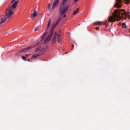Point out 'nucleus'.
<instances>
[{
  "label": "nucleus",
  "mask_w": 130,
  "mask_h": 130,
  "mask_svg": "<svg viewBox=\"0 0 130 130\" xmlns=\"http://www.w3.org/2000/svg\"><path fill=\"white\" fill-rule=\"evenodd\" d=\"M45 35H44V34L41 37L42 39L41 40V41L44 38Z\"/></svg>",
  "instance_id": "19"
},
{
  "label": "nucleus",
  "mask_w": 130,
  "mask_h": 130,
  "mask_svg": "<svg viewBox=\"0 0 130 130\" xmlns=\"http://www.w3.org/2000/svg\"><path fill=\"white\" fill-rule=\"evenodd\" d=\"M38 29V28H36L34 30V31H37Z\"/></svg>",
  "instance_id": "23"
},
{
  "label": "nucleus",
  "mask_w": 130,
  "mask_h": 130,
  "mask_svg": "<svg viewBox=\"0 0 130 130\" xmlns=\"http://www.w3.org/2000/svg\"><path fill=\"white\" fill-rule=\"evenodd\" d=\"M122 4L121 0H116V2L114 6L117 8H120L122 6Z\"/></svg>",
  "instance_id": "5"
},
{
  "label": "nucleus",
  "mask_w": 130,
  "mask_h": 130,
  "mask_svg": "<svg viewBox=\"0 0 130 130\" xmlns=\"http://www.w3.org/2000/svg\"><path fill=\"white\" fill-rule=\"evenodd\" d=\"M125 3L126 4H128L130 2V0H124Z\"/></svg>",
  "instance_id": "17"
},
{
  "label": "nucleus",
  "mask_w": 130,
  "mask_h": 130,
  "mask_svg": "<svg viewBox=\"0 0 130 130\" xmlns=\"http://www.w3.org/2000/svg\"><path fill=\"white\" fill-rule=\"evenodd\" d=\"M69 8L68 5L61 3L60 6L59 8L60 13L61 16L62 15L68 10Z\"/></svg>",
  "instance_id": "4"
},
{
  "label": "nucleus",
  "mask_w": 130,
  "mask_h": 130,
  "mask_svg": "<svg viewBox=\"0 0 130 130\" xmlns=\"http://www.w3.org/2000/svg\"><path fill=\"white\" fill-rule=\"evenodd\" d=\"M112 16L109 17L108 21L110 22H114L115 20L119 21L121 19H126L128 18L130 19V14L129 11L126 12L123 9L119 10L116 9L113 12Z\"/></svg>",
  "instance_id": "1"
},
{
  "label": "nucleus",
  "mask_w": 130,
  "mask_h": 130,
  "mask_svg": "<svg viewBox=\"0 0 130 130\" xmlns=\"http://www.w3.org/2000/svg\"><path fill=\"white\" fill-rule=\"evenodd\" d=\"M18 2V1L15 2L11 6L10 5H9L8 8L6 10L5 17L2 19L1 20V23L4 22L6 19L10 20L11 19L14 13L13 11L15 8Z\"/></svg>",
  "instance_id": "2"
},
{
  "label": "nucleus",
  "mask_w": 130,
  "mask_h": 130,
  "mask_svg": "<svg viewBox=\"0 0 130 130\" xmlns=\"http://www.w3.org/2000/svg\"><path fill=\"white\" fill-rule=\"evenodd\" d=\"M59 0H56L54 1L52 6V9H54L56 6L58 4Z\"/></svg>",
  "instance_id": "6"
},
{
  "label": "nucleus",
  "mask_w": 130,
  "mask_h": 130,
  "mask_svg": "<svg viewBox=\"0 0 130 130\" xmlns=\"http://www.w3.org/2000/svg\"><path fill=\"white\" fill-rule=\"evenodd\" d=\"M22 59L24 60H26V58L24 56H23L22 57Z\"/></svg>",
  "instance_id": "22"
},
{
  "label": "nucleus",
  "mask_w": 130,
  "mask_h": 130,
  "mask_svg": "<svg viewBox=\"0 0 130 130\" xmlns=\"http://www.w3.org/2000/svg\"><path fill=\"white\" fill-rule=\"evenodd\" d=\"M72 48H73L74 46L73 45H72Z\"/></svg>",
  "instance_id": "28"
},
{
  "label": "nucleus",
  "mask_w": 130,
  "mask_h": 130,
  "mask_svg": "<svg viewBox=\"0 0 130 130\" xmlns=\"http://www.w3.org/2000/svg\"><path fill=\"white\" fill-rule=\"evenodd\" d=\"M15 0H12V1L11 2V3H13L15 1Z\"/></svg>",
  "instance_id": "24"
},
{
  "label": "nucleus",
  "mask_w": 130,
  "mask_h": 130,
  "mask_svg": "<svg viewBox=\"0 0 130 130\" xmlns=\"http://www.w3.org/2000/svg\"><path fill=\"white\" fill-rule=\"evenodd\" d=\"M106 23L105 22H97L94 23V25H104Z\"/></svg>",
  "instance_id": "7"
},
{
  "label": "nucleus",
  "mask_w": 130,
  "mask_h": 130,
  "mask_svg": "<svg viewBox=\"0 0 130 130\" xmlns=\"http://www.w3.org/2000/svg\"><path fill=\"white\" fill-rule=\"evenodd\" d=\"M42 53L41 52L37 54H35L33 55L32 56L33 57H36L37 56L41 55Z\"/></svg>",
  "instance_id": "12"
},
{
  "label": "nucleus",
  "mask_w": 130,
  "mask_h": 130,
  "mask_svg": "<svg viewBox=\"0 0 130 130\" xmlns=\"http://www.w3.org/2000/svg\"><path fill=\"white\" fill-rule=\"evenodd\" d=\"M51 22V21L50 20L48 21L47 25L46 26V28L47 29H48L49 28L50 26V25Z\"/></svg>",
  "instance_id": "14"
},
{
  "label": "nucleus",
  "mask_w": 130,
  "mask_h": 130,
  "mask_svg": "<svg viewBox=\"0 0 130 130\" xmlns=\"http://www.w3.org/2000/svg\"><path fill=\"white\" fill-rule=\"evenodd\" d=\"M96 30H98V27L95 28Z\"/></svg>",
  "instance_id": "27"
},
{
  "label": "nucleus",
  "mask_w": 130,
  "mask_h": 130,
  "mask_svg": "<svg viewBox=\"0 0 130 130\" xmlns=\"http://www.w3.org/2000/svg\"><path fill=\"white\" fill-rule=\"evenodd\" d=\"M58 37V42L59 43H61V38L60 36V35L59 34H58L57 35Z\"/></svg>",
  "instance_id": "11"
},
{
  "label": "nucleus",
  "mask_w": 130,
  "mask_h": 130,
  "mask_svg": "<svg viewBox=\"0 0 130 130\" xmlns=\"http://www.w3.org/2000/svg\"><path fill=\"white\" fill-rule=\"evenodd\" d=\"M79 10V8H78L76 9L74 11L73 14L74 15L76 14L78 12Z\"/></svg>",
  "instance_id": "13"
},
{
  "label": "nucleus",
  "mask_w": 130,
  "mask_h": 130,
  "mask_svg": "<svg viewBox=\"0 0 130 130\" xmlns=\"http://www.w3.org/2000/svg\"><path fill=\"white\" fill-rule=\"evenodd\" d=\"M66 16V14H64L63 15V17L64 18V17H65Z\"/></svg>",
  "instance_id": "26"
},
{
  "label": "nucleus",
  "mask_w": 130,
  "mask_h": 130,
  "mask_svg": "<svg viewBox=\"0 0 130 130\" xmlns=\"http://www.w3.org/2000/svg\"><path fill=\"white\" fill-rule=\"evenodd\" d=\"M37 15V13L36 12V10H34V13H33L32 15H31L30 16L31 18L32 19L33 18H34Z\"/></svg>",
  "instance_id": "9"
},
{
  "label": "nucleus",
  "mask_w": 130,
  "mask_h": 130,
  "mask_svg": "<svg viewBox=\"0 0 130 130\" xmlns=\"http://www.w3.org/2000/svg\"><path fill=\"white\" fill-rule=\"evenodd\" d=\"M56 32L55 35L54 36V37L52 39V43H55V41L56 40Z\"/></svg>",
  "instance_id": "10"
},
{
  "label": "nucleus",
  "mask_w": 130,
  "mask_h": 130,
  "mask_svg": "<svg viewBox=\"0 0 130 130\" xmlns=\"http://www.w3.org/2000/svg\"><path fill=\"white\" fill-rule=\"evenodd\" d=\"M37 45V44H36L34 45V46H36Z\"/></svg>",
  "instance_id": "29"
},
{
  "label": "nucleus",
  "mask_w": 130,
  "mask_h": 130,
  "mask_svg": "<svg viewBox=\"0 0 130 130\" xmlns=\"http://www.w3.org/2000/svg\"><path fill=\"white\" fill-rule=\"evenodd\" d=\"M41 46H38V48L36 49V50H35V51L36 52H38V51H39L40 50V49L41 48Z\"/></svg>",
  "instance_id": "15"
},
{
  "label": "nucleus",
  "mask_w": 130,
  "mask_h": 130,
  "mask_svg": "<svg viewBox=\"0 0 130 130\" xmlns=\"http://www.w3.org/2000/svg\"><path fill=\"white\" fill-rule=\"evenodd\" d=\"M27 61H29V59H27Z\"/></svg>",
  "instance_id": "30"
},
{
  "label": "nucleus",
  "mask_w": 130,
  "mask_h": 130,
  "mask_svg": "<svg viewBox=\"0 0 130 130\" xmlns=\"http://www.w3.org/2000/svg\"><path fill=\"white\" fill-rule=\"evenodd\" d=\"M61 18L60 17L57 20L56 23L53 24L51 29L49 31V33H50V34L48 35V36L46 38L44 41V44H46L47 42L49 41L50 40L53 33L54 29L56 27V25L58 24L60 21L61 20Z\"/></svg>",
  "instance_id": "3"
},
{
  "label": "nucleus",
  "mask_w": 130,
  "mask_h": 130,
  "mask_svg": "<svg viewBox=\"0 0 130 130\" xmlns=\"http://www.w3.org/2000/svg\"><path fill=\"white\" fill-rule=\"evenodd\" d=\"M32 46H30L28 47L25 48L22 50L21 51V52H25L28 51L29 50H30Z\"/></svg>",
  "instance_id": "8"
},
{
  "label": "nucleus",
  "mask_w": 130,
  "mask_h": 130,
  "mask_svg": "<svg viewBox=\"0 0 130 130\" xmlns=\"http://www.w3.org/2000/svg\"><path fill=\"white\" fill-rule=\"evenodd\" d=\"M122 27L124 28H126V25L125 23H123L122 24Z\"/></svg>",
  "instance_id": "18"
},
{
  "label": "nucleus",
  "mask_w": 130,
  "mask_h": 130,
  "mask_svg": "<svg viewBox=\"0 0 130 130\" xmlns=\"http://www.w3.org/2000/svg\"><path fill=\"white\" fill-rule=\"evenodd\" d=\"M51 3H50L48 5V7H47V8L48 9H50V7H51Z\"/></svg>",
  "instance_id": "20"
},
{
  "label": "nucleus",
  "mask_w": 130,
  "mask_h": 130,
  "mask_svg": "<svg viewBox=\"0 0 130 130\" xmlns=\"http://www.w3.org/2000/svg\"><path fill=\"white\" fill-rule=\"evenodd\" d=\"M48 29H46V30L44 33V35H46V34H47V33L48 32Z\"/></svg>",
  "instance_id": "21"
},
{
  "label": "nucleus",
  "mask_w": 130,
  "mask_h": 130,
  "mask_svg": "<svg viewBox=\"0 0 130 130\" xmlns=\"http://www.w3.org/2000/svg\"><path fill=\"white\" fill-rule=\"evenodd\" d=\"M78 0H74V3H76L77 1Z\"/></svg>",
  "instance_id": "25"
},
{
  "label": "nucleus",
  "mask_w": 130,
  "mask_h": 130,
  "mask_svg": "<svg viewBox=\"0 0 130 130\" xmlns=\"http://www.w3.org/2000/svg\"><path fill=\"white\" fill-rule=\"evenodd\" d=\"M68 0H63L62 2L61 3L66 4V3L67 2Z\"/></svg>",
  "instance_id": "16"
}]
</instances>
